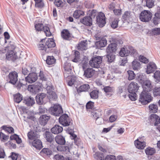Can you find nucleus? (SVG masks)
I'll return each mask as SVG.
<instances>
[{
	"mask_svg": "<svg viewBox=\"0 0 160 160\" xmlns=\"http://www.w3.org/2000/svg\"><path fill=\"white\" fill-rule=\"evenodd\" d=\"M41 21V19H40L35 21L34 26L36 31L39 32L43 30L47 36H50L51 33L49 28L47 26H44L43 23Z\"/></svg>",
	"mask_w": 160,
	"mask_h": 160,
	"instance_id": "obj_1",
	"label": "nucleus"
},
{
	"mask_svg": "<svg viewBox=\"0 0 160 160\" xmlns=\"http://www.w3.org/2000/svg\"><path fill=\"white\" fill-rule=\"evenodd\" d=\"M149 92L143 91L140 94L139 101L142 104H146L150 102L152 100Z\"/></svg>",
	"mask_w": 160,
	"mask_h": 160,
	"instance_id": "obj_2",
	"label": "nucleus"
},
{
	"mask_svg": "<svg viewBox=\"0 0 160 160\" xmlns=\"http://www.w3.org/2000/svg\"><path fill=\"white\" fill-rule=\"evenodd\" d=\"M49 112L52 115L55 116H59L63 113L61 106L57 104L51 107L49 109Z\"/></svg>",
	"mask_w": 160,
	"mask_h": 160,
	"instance_id": "obj_3",
	"label": "nucleus"
},
{
	"mask_svg": "<svg viewBox=\"0 0 160 160\" xmlns=\"http://www.w3.org/2000/svg\"><path fill=\"white\" fill-rule=\"evenodd\" d=\"M102 62V57L97 56L92 58L89 61V64L92 67L95 68H98L100 67Z\"/></svg>",
	"mask_w": 160,
	"mask_h": 160,
	"instance_id": "obj_4",
	"label": "nucleus"
},
{
	"mask_svg": "<svg viewBox=\"0 0 160 160\" xmlns=\"http://www.w3.org/2000/svg\"><path fill=\"white\" fill-rule=\"evenodd\" d=\"M152 16V13L149 11L143 10L141 13L139 18L141 21L148 22L151 20Z\"/></svg>",
	"mask_w": 160,
	"mask_h": 160,
	"instance_id": "obj_5",
	"label": "nucleus"
},
{
	"mask_svg": "<svg viewBox=\"0 0 160 160\" xmlns=\"http://www.w3.org/2000/svg\"><path fill=\"white\" fill-rule=\"evenodd\" d=\"M60 123L63 126H68L72 123V120L69 116L66 114L62 115L59 118Z\"/></svg>",
	"mask_w": 160,
	"mask_h": 160,
	"instance_id": "obj_6",
	"label": "nucleus"
},
{
	"mask_svg": "<svg viewBox=\"0 0 160 160\" xmlns=\"http://www.w3.org/2000/svg\"><path fill=\"white\" fill-rule=\"evenodd\" d=\"M130 50H128L127 48H122L119 52V55L122 57L128 56L130 54L132 55L136 53V50L134 49L133 47H130L129 48Z\"/></svg>",
	"mask_w": 160,
	"mask_h": 160,
	"instance_id": "obj_7",
	"label": "nucleus"
},
{
	"mask_svg": "<svg viewBox=\"0 0 160 160\" xmlns=\"http://www.w3.org/2000/svg\"><path fill=\"white\" fill-rule=\"evenodd\" d=\"M18 73L16 72H12L8 75V80L9 83L14 85L18 81Z\"/></svg>",
	"mask_w": 160,
	"mask_h": 160,
	"instance_id": "obj_8",
	"label": "nucleus"
},
{
	"mask_svg": "<svg viewBox=\"0 0 160 160\" xmlns=\"http://www.w3.org/2000/svg\"><path fill=\"white\" fill-rule=\"evenodd\" d=\"M85 64L82 63V67L84 71L83 76L87 78H89L93 75L95 73V71L92 68H88L85 69Z\"/></svg>",
	"mask_w": 160,
	"mask_h": 160,
	"instance_id": "obj_9",
	"label": "nucleus"
},
{
	"mask_svg": "<svg viewBox=\"0 0 160 160\" xmlns=\"http://www.w3.org/2000/svg\"><path fill=\"white\" fill-rule=\"evenodd\" d=\"M97 21L100 27H103L106 23L104 14L100 12L97 16Z\"/></svg>",
	"mask_w": 160,
	"mask_h": 160,
	"instance_id": "obj_10",
	"label": "nucleus"
},
{
	"mask_svg": "<svg viewBox=\"0 0 160 160\" xmlns=\"http://www.w3.org/2000/svg\"><path fill=\"white\" fill-rule=\"evenodd\" d=\"M38 78L36 73L32 72L29 73L28 76L26 77L25 79L26 82L32 83L36 81Z\"/></svg>",
	"mask_w": 160,
	"mask_h": 160,
	"instance_id": "obj_11",
	"label": "nucleus"
},
{
	"mask_svg": "<svg viewBox=\"0 0 160 160\" xmlns=\"http://www.w3.org/2000/svg\"><path fill=\"white\" fill-rule=\"evenodd\" d=\"M142 86L143 91L150 92L152 90V86L151 82L149 80L143 81Z\"/></svg>",
	"mask_w": 160,
	"mask_h": 160,
	"instance_id": "obj_12",
	"label": "nucleus"
},
{
	"mask_svg": "<svg viewBox=\"0 0 160 160\" xmlns=\"http://www.w3.org/2000/svg\"><path fill=\"white\" fill-rule=\"evenodd\" d=\"M47 93L49 95V97L51 98L56 99L57 98V96L54 92V87L52 85L48 86L46 88Z\"/></svg>",
	"mask_w": 160,
	"mask_h": 160,
	"instance_id": "obj_13",
	"label": "nucleus"
},
{
	"mask_svg": "<svg viewBox=\"0 0 160 160\" xmlns=\"http://www.w3.org/2000/svg\"><path fill=\"white\" fill-rule=\"evenodd\" d=\"M46 98V95L44 93L38 94L36 97L37 103L39 105L42 104L44 103H45Z\"/></svg>",
	"mask_w": 160,
	"mask_h": 160,
	"instance_id": "obj_14",
	"label": "nucleus"
},
{
	"mask_svg": "<svg viewBox=\"0 0 160 160\" xmlns=\"http://www.w3.org/2000/svg\"><path fill=\"white\" fill-rule=\"evenodd\" d=\"M150 121L151 123L156 126L160 123V118L156 114H151L150 117Z\"/></svg>",
	"mask_w": 160,
	"mask_h": 160,
	"instance_id": "obj_15",
	"label": "nucleus"
},
{
	"mask_svg": "<svg viewBox=\"0 0 160 160\" xmlns=\"http://www.w3.org/2000/svg\"><path fill=\"white\" fill-rule=\"evenodd\" d=\"M6 58L8 60H12L14 61L18 57L16 53L13 50H9L6 54Z\"/></svg>",
	"mask_w": 160,
	"mask_h": 160,
	"instance_id": "obj_16",
	"label": "nucleus"
},
{
	"mask_svg": "<svg viewBox=\"0 0 160 160\" xmlns=\"http://www.w3.org/2000/svg\"><path fill=\"white\" fill-rule=\"evenodd\" d=\"M156 69L157 66L153 62H150L147 65L146 72L148 74L153 73Z\"/></svg>",
	"mask_w": 160,
	"mask_h": 160,
	"instance_id": "obj_17",
	"label": "nucleus"
},
{
	"mask_svg": "<svg viewBox=\"0 0 160 160\" xmlns=\"http://www.w3.org/2000/svg\"><path fill=\"white\" fill-rule=\"evenodd\" d=\"M64 69L65 72H64L65 77H68L69 76V74L72 71V67L70 63H66L64 66Z\"/></svg>",
	"mask_w": 160,
	"mask_h": 160,
	"instance_id": "obj_18",
	"label": "nucleus"
},
{
	"mask_svg": "<svg viewBox=\"0 0 160 160\" xmlns=\"http://www.w3.org/2000/svg\"><path fill=\"white\" fill-rule=\"evenodd\" d=\"M80 22L87 26H91L92 24V18L89 16H86L83 18L81 19Z\"/></svg>",
	"mask_w": 160,
	"mask_h": 160,
	"instance_id": "obj_19",
	"label": "nucleus"
},
{
	"mask_svg": "<svg viewBox=\"0 0 160 160\" xmlns=\"http://www.w3.org/2000/svg\"><path fill=\"white\" fill-rule=\"evenodd\" d=\"M23 102L28 106H32L35 103L34 99L31 97H25L23 100Z\"/></svg>",
	"mask_w": 160,
	"mask_h": 160,
	"instance_id": "obj_20",
	"label": "nucleus"
},
{
	"mask_svg": "<svg viewBox=\"0 0 160 160\" xmlns=\"http://www.w3.org/2000/svg\"><path fill=\"white\" fill-rule=\"evenodd\" d=\"M138 87L137 83L132 82L129 85L128 90L129 92H136Z\"/></svg>",
	"mask_w": 160,
	"mask_h": 160,
	"instance_id": "obj_21",
	"label": "nucleus"
},
{
	"mask_svg": "<svg viewBox=\"0 0 160 160\" xmlns=\"http://www.w3.org/2000/svg\"><path fill=\"white\" fill-rule=\"evenodd\" d=\"M92 114L93 117L96 119V122L97 124L99 125L102 123L103 121V119L102 118H100V114L97 112V111L92 112Z\"/></svg>",
	"mask_w": 160,
	"mask_h": 160,
	"instance_id": "obj_22",
	"label": "nucleus"
},
{
	"mask_svg": "<svg viewBox=\"0 0 160 160\" xmlns=\"http://www.w3.org/2000/svg\"><path fill=\"white\" fill-rule=\"evenodd\" d=\"M46 39H43L41 40L38 47L39 50H44L45 52H48L49 50H48L45 43Z\"/></svg>",
	"mask_w": 160,
	"mask_h": 160,
	"instance_id": "obj_23",
	"label": "nucleus"
},
{
	"mask_svg": "<svg viewBox=\"0 0 160 160\" xmlns=\"http://www.w3.org/2000/svg\"><path fill=\"white\" fill-rule=\"evenodd\" d=\"M107 44V41L104 38H102L99 41L95 43V45L98 49L105 47Z\"/></svg>",
	"mask_w": 160,
	"mask_h": 160,
	"instance_id": "obj_24",
	"label": "nucleus"
},
{
	"mask_svg": "<svg viewBox=\"0 0 160 160\" xmlns=\"http://www.w3.org/2000/svg\"><path fill=\"white\" fill-rule=\"evenodd\" d=\"M146 142H142L137 139L134 141V144L136 147L139 149H142L146 146Z\"/></svg>",
	"mask_w": 160,
	"mask_h": 160,
	"instance_id": "obj_25",
	"label": "nucleus"
},
{
	"mask_svg": "<svg viewBox=\"0 0 160 160\" xmlns=\"http://www.w3.org/2000/svg\"><path fill=\"white\" fill-rule=\"evenodd\" d=\"M63 130L62 127L58 125H56L51 129V132L54 134H58L61 132Z\"/></svg>",
	"mask_w": 160,
	"mask_h": 160,
	"instance_id": "obj_26",
	"label": "nucleus"
},
{
	"mask_svg": "<svg viewBox=\"0 0 160 160\" xmlns=\"http://www.w3.org/2000/svg\"><path fill=\"white\" fill-rule=\"evenodd\" d=\"M50 118V117L43 115L41 116L39 119V122L40 124L43 126H45L47 123Z\"/></svg>",
	"mask_w": 160,
	"mask_h": 160,
	"instance_id": "obj_27",
	"label": "nucleus"
},
{
	"mask_svg": "<svg viewBox=\"0 0 160 160\" xmlns=\"http://www.w3.org/2000/svg\"><path fill=\"white\" fill-rule=\"evenodd\" d=\"M32 146L36 149L40 150L42 148V142L40 140L36 139L32 142Z\"/></svg>",
	"mask_w": 160,
	"mask_h": 160,
	"instance_id": "obj_28",
	"label": "nucleus"
},
{
	"mask_svg": "<svg viewBox=\"0 0 160 160\" xmlns=\"http://www.w3.org/2000/svg\"><path fill=\"white\" fill-rule=\"evenodd\" d=\"M117 44L115 43H112L109 44L106 49L108 53L115 52L116 50Z\"/></svg>",
	"mask_w": 160,
	"mask_h": 160,
	"instance_id": "obj_29",
	"label": "nucleus"
},
{
	"mask_svg": "<svg viewBox=\"0 0 160 160\" xmlns=\"http://www.w3.org/2000/svg\"><path fill=\"white\" fill-rule=\"evenodd\" d=\"M43 135L48 142L51 143L53 141L54 136L50 132L48 131L45 132L44 133Z\"/></svg>",
	"mask_w": 160,
	"mask_h": 160,
	"instance_id": "obj_30",
	"label": "nucleus"
},
{
	"mask_svg": "<svg viewBox=\"0 0 160 160\" xmlns=\"http://www.w3.org/2000/svg\"><path fill=\"white\" fill-rule=\"evenodd\" d=\"M45 43L47 49L53 48L56 45L53 39L52 38L46 39Z\"/></svg>",
	"mask_w": 160,
	"mask_h": 160,
	"instance_id": "obj_31",
	"label": "nucleus"
},
{
	"mask_svg": "<svg viewBox=\"0 0 160 160\" xmlns=\"http://www.w3.org/2000/svg\"><path fill=\"white\" fill-rule=\"evenodd\" d=\"M56 142L60 145H64L65 143V140L64 137L61 135L57 136L55 138Z\"/></svg>",
	"mask_w": 160,
	"mask_h": 160,
	"instance_id": "obj_32",
	"label": "nucleus"
},
{
	"mask_svg": "<svg viewBox=\"0 0 160 160\" xmlns=\"http://www.w3.org/2000/svg\"><path fill=\"white\" fill-rule=\"evenodd\" d=\"M90 86L88 84H84L81 85L77 89V91L78 93L82 92H87L90 88Z\"/></svg>",
	"mask_w": 160,
	"mask_h": 160,
	"instance_id": "obj_33",
	"label": "nucleus"
},
{
	"mask_svg": "<svg viewBox=\"0 0 160 160\" xmlns=\"http://www.w3.org/2000/svg\"><path fill=\"white\" fill-rule=\"evenodd\" d=\"M86 42V40L81 41L78 44V49L82 51L87 49V44Z\"/></svg>",
	"mask_w": 160,
	"mask_h": 160,
	"instance_id": "obj_34",
	"label": "nucleus"
},
{
	"mask_svg": "<svg viewBox=\"0 0 160 160\" xmlns=\"http://www.w3.org/2000/svg\"><path fill=\"white\" fill-rule=\"evenodd\" d=\"M28 139L31 140H34L38 137V135L37 134L36 132L33 131L29 132L28 134Z\"/></svg>",
	"mask_w": 160,
	"mask_h": 160,
	"instance_id": "obj_35",
	"label": "nucleus"
},
{
	"mask_svg": "<svg viewBox=\"0 0 160 160\" xmlns=\"http://www.w3.org/2000/svg\"><path fill=\"white\" fill-rule=\"evenodd\" d=\"M61 36L65 40H68L70 37V34L67 29H64L61 32Z\"/></svg>",
	"mask_w": 160,
	"mask_h": 160,
	"instance_id": "obj_36",
	"label": "nucleus"
},
{
	"mask_svg": "<svg viewBox=\"0 0 160 160\" xmlns=\"http://www.w3.org/2000/svg\"><path fill=\"white\" fill-rule=\"evenodd\" d=\"M154 2L153 0H142V3L146 4V6L149 8L154 6Z\"/></svg>",
	"mask_w": 160,
	"mask_h": 160,
	"instance_id": "obj_37",
	"label": "nucleus"
},
{
	"mask_svg": "<svg viewBox=\"0 0 160 160\" xmlns=\"http://www.w3.org/2000/svg\"><path fill=\"white\" fill-rule=\"evenodd\" d=\"M57 149L59 151L66 152V153L69 152V147L67 145L57 147Z\"/></svg>",
	"mask_w": 160,
	"mask_h": 160,
	"instance_id": "obj_38",
	"label": "nucleus"
},
{
	"mask_svg": "<svg viewBox=\"0 0 160 160\" xmlns=\"http://www.w3.org/2000/svg\"><path fill=\"white\" fill-rule=\"evenodd\" d=\"M155 152L156 150L154 148L150 147L146 148L145 150V153L148 156L152 155Z\"/></svg>",
	"mask_w": 160,
	"mask_h": 160,
	"instance_id": "obj_39",
	"label": "nucleus"
},
{
	"mask_svg": "<svg viewBox=\"0 0 160 160\" xmlns=\"http://www.w3.org/2000/svg\"><path fill=\"white\" fill-rule=\"evenodd\" d=\"M93 156L96 160H104L103 154L102 153L97 152Z\"/></svg>",
	"mask_w": 160,
	"mask_h": 160,
	"instance_id": "obj_40",
	"label": "nucleus"
},
{
	"mask_svg": "<svg viewBox=\"0 0 160 160\" xmlns=\"http://www.w3.org/2000/svg\"><path fill=\"white\" fill-rule=\"evenodd\" d=\"M56 61L55 58L52 56H47L46 62L48 65H52L54 64Z\"/></svg>",
	"mask_w": 160,
	"mask_h": 160,
	"instance_id": "obj_41",
	"label": "nucleus"
},
{
	"mask_svg": "<svg viewBox=\"0 0 160 160\" xmlns=\"http://www.w3.org/2000/svg\"><path fill=\"white\" fill-rule=\"evenodd\" d=\"M84 14V12L83 11L80 10H77L74 11L73 14V16L74 18L77 19L79 18L80 16L83 15Z\"/></svg>",
	"mask_w": 160,
	"mask_h": 160,
	"instance_id": "obj_42",
	"label": "nucleus"
},
{
	"mask_svg": "<svg viewBox=\"0 0 160 160\" xmlns=\"http://www.w3.org/2000/svg\"><path fill=\"white\" fill-rule=\"evenodd\" d=\"M22 96L20 93H17L14 96V100L15 102L19 103L22 100Z\"/></svg>",
	"mask_w": 160,
	"mask_h": 160,
	"instance_id": "obj_43",
	"label": "nucleus"
},
{
	"mask_svg": "<svg viewBox=\"0 0 160 160\" xmlns=\"http://www.w3.org/2000/svg\"><path fill=\"white\" fill-rule=\"evenodd\" d=\"M90 95L92 99H97L98 97V91L96 90H93L90 92Z\"/></svg>",
	"mask_w": 160,
	"mask_h": 160,
	"instance_id": "obj_44",
	"label": "nucleus"
},
{
	"mask_svg": "<svg viewBox=\"0 0 160 160\" xmlns=\"http://www.w3.org/2000/svg\"><path fill=\"white\" fill-rule=\"evenodd\" d=\"M149 111L151 113H155L157 112L158 108L157 105L155 104H151L149 106Z\"/></svg>",
	"mask_w": 160,
	"mask_h": 160,
	"instance_id": "obj_45",
	"label": "nucleus"
},
{
	"mask_svg": "<svg viewBox=\"0 0 160 160\" xmlns=\"http://www.w3.org/2000/svg\"><path fill=\"white\" fill-rule=\"evenodd\" d=\"M11 140H15L17 143L18 144H20L22 142L21 138L19 137V136L16 134L12 135L10 137Z\"/></svg>",
	"mask_w": 160,
	"mask_h": 160,
	"instance_id": "obj_46",
	"label": "nucleus"
},
{
	"mask_svg": "<svg viewBox=\"0 0 160 160\" xmlns=\"http://www.w3.org/2000/svg\"><path fill=\"white\" fill-rule=\"evenodd\" d=\"M132 15L130 11H126L124 14L122 16V18L125 20H130L132 18Z\"/></svg>",
	"mask_w": 160,
	"mask_h": 160,
	"instance_id": "obj_47",
	"label": "nucleus"
},
{
	"mask_svg": "<svg viewBox=\"0 0 160 160\" xmlns=\"http://www.w3.org/2000/svg\"><path fill=\"white\" fill-rule=\"evenodd\" d=\"M132 68L134 70L139 69L140 68V62L137 60H134L132 62Z\"/></svg>",
	"mask_w": 160,
	"mask_h": 160,
	"instance_id": "obj_48",
	"label": "nucleus"
},
{
	"mask_svg": "<svg viewBox=\"0 0 160 160\" xmlns=\"http://www.w3.org/2000/svg\"><path fill=\"white\" fill-rule=\"evenodd\" d=\"M107 58L108 59V62H112L115 59V56L112 53H109L106 55Z\"/></svg>",
	"mask_w": 160,
	"mask_h": 160,
	"instance_id": "obj_49",
	"label": "nucleus"
},
{
	"mask_svg": "<svg viewBox=\"0 0 160 160\" xmlns=\"http://www.w3.org/2000/svg\"><path fill=\"white\" fill-rule=\"evenodd\" d=\"M1 128L9 133L14 132V129L11 127H8L6 126L3 125L1 127Z\"/></svg>",
	"mask_w": 160,
	"mask_h": 160,
	"instance_id": "obj_50",
	"label": "nucleus"
},
{
	"mask_svg": "<svg viewBox=\"0 0 160 160\" xmlns=\"http://www.w3.org/2000/svg\"><path fill=\"white\" fill-rule=\"evenodd\" d=\"M9 136L5 135L2 132H0V139L2 142H3L8 140Z\"/></svg>",
	"mask_w": 160,
	"mask_h": 160,
	"instance_id": "obj_51",
	"label": "nucleus"
},
{
	"mask_svg": "<svg viewBox=\"0 0 160 160\" xmlns=\"http://www.w3.org/2000/svg\"><path fill=\"white\" fill-rule=\"evenodd\" d=\"M153 93L154 96H160V87H155L153 89Z\"/></svg>",
	"mask_w": 160,
	"mask_h": 160,
	"instance_id": "obj_52",
	"label": "nucleus"
},
{
	"mask_svg": "<svg viewBox=\"0 0 160 160\" xmlns=\"http://www.w3.org/2000/svg\"><path fill=\"white\" fill-rule=\"evenodd\" d=\"M128 79L129 80H131L134 79L135 76V74L134 72L131 70H129L128 71Z\"/></svg>",
	"mask_w": 160,
	"mask_h": 160,
	"instance_id": "obj_53",
	"label": "nucleus"
},
{
	"mask_svg": "<svg viewBox=\"0 0 160 160\" xmlns=\"http://www.w3.org/2000/svg\"><path fill=\"white\" fill-rule=\"evenodd\" d=\"M41 152H43L46 155H48L52 154V151L49 148H44L41 151Z\"/></svg>",
	"mask_w": 160,
	"mask_h": 160,
	"instance_id": "obj_54",
	"label": "nucleus"
},
{
	"mask_svg": "<svg viewBox=\"0 0 160 160\" xmlns=\"http://www.w3.org/2000/svg\"><path fill=\"white\" fill-rule=\"evenodd\" d=\"M80 53L78 51L75 52V58L72 60L73 62H78L79 60Z\"/></svg>",
	"mask_w": 160,
	"mask_h": 160,
	"instance_id": "obj_55",
	"label": "nucleus"
},
{
	"mask_svg": "<svg viewBox=\"0 0 160 160\" xmlns=\"http://www.w3.org/2000/svg\"><path fill=\"white\" fill-rule=\"evenodd\" d=\"M130 94H128L129 98L132 101H134L136 99V92H129Z\"/></svg>",
	"mask_w": 160,
	"mask_h": 160,
	"instance_id": "obj_56",
	"label": "nucleus"
},
{
	"mask_svg": "<svg viewBox=\"0 0 160 160\" xmlns=\"http://www.w3.org/2000/svg\"><path fill=\"white\" fill-rule=\"evenodd\" d=\"M154 77L156 80L158 82L160 81V71H157L154 74Z\"/></svg>",
	"mask_w": 160,
	"mask_h": 160,
	"instance_id": "obj_57",
	"label": "nucleus"
},
{
	"mask_svg": "<svg viewBox=\"0 0 160 160\" xmlns=\"http://www.w3.org/2000/svg\"><path fill=\"white\" fill-rule=\"evenodd\" d=\"M39 113L40 114H43L47 112V109L46 108L42 106H40L39 108Z\"/></svg>",
	"mask_w": 160,
	"mask_h": 160,
	"instance_id": "obj_58",
	"label": "nucleus"
},
{
	"mask_svg": "<svg viewBox=\"0 0 160 160\" xmlns=\"http://www.w3.org/2000/svg\"><path fill=\"white\" fill-rule=\"evenodd\" d=\"M139 60L140 62L144 63H147L148 62V60L143 56H140L139 57Z\"/></svg>",
	"mask_w": 160,
	"mask_h": 160,
	"instance_id": "obj_59",
	"label": "nucleus"
},
{
	"mask_svg": "<svg viewBox=\"0 0 160 160\" xmlns=\"http://www.w3.org/2000/svg\"><path fill=\"white\" fill-rule=\"evenodd\" d=\"M54 3L57 7H59L62 6L63 2L62 0H55Z\"/></svg>",
	"mask_w": 160,
	"mask_h": 160,
	"instance_id": "obj_60",
	"label": "nucleus"
},
{
	"mask_svg": "<svg viewBox=\"0 0 160 160\" xmlns=\"http://www.w3.org/2000/svg\"><path fill=\"white\" fill-rule=\"evenodd\" d=\"M119 20L118 19H115V20L112 22L111 25V27L113 28H117L118 22Z\"/></svg>",
	"mask_w": 160,
	"mask_h": 160,
	"instance_id": "obj_61",
	"label": "nucleus"
},
{
	"mask_svg": "<svg viewBox=\"0 0 160 160\" xmlns=\"http://www.w3.org/2000/svg\"><path fill=\"white\" fill-rule=\"evenodd\" d=\"M152 32L154 35L160 34V28H155L152 30Z\"/></svg>",
	"mask_w": 160,
	"mask_h": 160,
	"instance_id": "obj_62",
	"label": "nucleus"
},
{
	"mask_svg": "<svg viewBox=\"0 0 160 160\" xmlns=\"http://www.w3.org/2000/svg\"><path fill=\"white\" fill-rule=\"evenodd\" d=\"M32 68L30 67H28V68H22V72L23 74L24 75H26L28 74L29 72V69L30 68Z\"/></svg>",
	"mask_w": 160,
	"mask_h": 160,
	"instance_id": "obj_63",
	"label": "nucleus"
},
{
	"mask_svg": "<svg viewBox=\"0 0 160 160\" xmlns=\"http://www.w3.org/2000/svg\"><path fill=\"white\" fill-rule=\"evenodd\" d=\"M104 160H116V159L115 156L108 155L106 157Z\"/></svg>",
	"mask_w": 160,
	"mask_h": 160,
	"instance_id": "obj_64",
	"label": "nucleus"
}]
</instances>
